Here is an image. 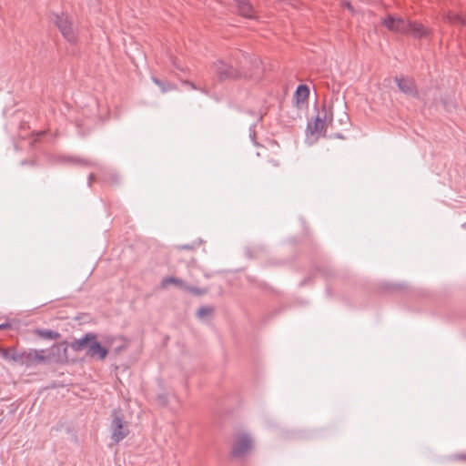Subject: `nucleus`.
<instances>
[{
  "label": "nucleus",
  "instance_id": "obj_9",
  "mask_svg": "<svg viewBox=\"0 0 466 466\" xmlns=\"http://www.w3.org/2000/svg\"><path fill=\"white\" fill-rule=\"evenodd\" d=\"M0 351L2 352V355L5 360H12L15 362H19L21 364L25 363L24 352L19 353L15 349L2 350L1 348H0Z\"/></svg>",
  "mask_w": 466,
  "mask_h": 466
},
{
  "label": "nucleus",
  "instance_id": "obj_6",
  "mask_svg": "<svg viewBox=\"0 0 466 466\" xmlns=\"http://www.w3.org/2000/svg\"><path fill=\"white\" fill-rule=\"evenodd\" d=\"M216 70L221 80L237 78L239 76L236 69L222 61H218L216 64Z\"/></svg>",
  "mask_w": 466,
  "mask_h": 466
},
{
  "label": "nucleus",
  "instance_id": "obj_2",
  "mask_svg": "<svg viewBox=\"0 0 466 466\" xmlns=\"http://www.w3.org/2000/svg\"><path fill=\"white\" fill-rule=\"evenodd\" d=\"M113 337H106L104 342L105 345H102L98 341L97 336L96 334L87 333L83 338L74 340L70 344V347L75 351L86 350V355L88 357L99 360H104L108 354L107 347H109L113 343Z\"/></svg>",
  "mask_w": 466,
  "mask_h": 466
},
{
  "label": "nucleus",
  "instance_id": "obj_19",
  "mask_svg": "<svg viewBox=\"0 0 466 466\" xmlns=\"http://www.w3.org/2000/svg\"><path fill=\"white\" fill-rule=\"evenodd\" d=\"M345 6H346L347 8H349L350 10H352L351 5H350V3H346V4H345Z\"/></svg>",
  "mask_w": 466,
  "mask_h": 466
},
{
  "label": "nucleus",
  "instance_id": "obj_5",
  "mask_svg": "<svg viewBox=\"0 0 466 466\" xmlns=\"http://www.w3.org/2000/svg\"><path fill=\"white\" fill-rule=\"evenodd\" d=\"M383 25L390 31L396 32V33H407L408 32V21H404L403 19L393 16V15H388L383 20Z\"/></svg>",
  "mask_w": 466,
  "mask_h": 466
},
{
  "label": "nucleus",
  "instance_id": "obj_1",
  "mask_svg": "<svg viewBox=\"0 0 466 466\" xmlns=\"http://www.w3.org/2000/svg\"><path fill=\"white\" fill-rule=\"evenodd\" d=\"M66 343L54 344L49 350H29L25 351V365L34 366L43 363H66L68 361Z\"/></svg>",
  "mask_w": 466,
  "mask_h": 466
},
{
  "label": "nucleus",
  "instance_id": "obj_4",
  "mask_svg": "<svg viewBox=\"0 0 466 466\" xmlns=\"http://www.w3.org/2000/svg\"><path fill=\"white\" fill-rule=\"evenodd\" d=\"M111 432L112 440L116 443L121 441L129 433L128 425L120 410H114L112 413Z\"/></svg>",
  "mask_w": 466,
  "mask_h": 466
},
{
  "label": "nucleus",
  "instance_id": "obj_15",
  "mask_svg": "<svg viewBox=\"0 0 466 466\" xmlns=\"http://www.w3.org/2000/svg\"><path fill=\"white\" fill-rule=\"evenodd\" d=\"M212 311H213L212 309L204 307V308H201L198 309V316L199 318H205V317L210 316L212 314Z\"/></svg>",
  "mask_w": 466,
  "mask_h": 466
},
{
  "label": "nucleus",
  "instance_id": "obj_17",
  "mask_svg": "<svg viewBox=\"0 0 466 466\" xmlns=\"http://www.w3.org/2000/svg\"><path fill=\"white\" fill-rule=\"evenodd\" d=\"M153 82L161 88L162 92H166L168 89L165 86V85L162 82H160L157 78H153Z\"/></svg>",
  "mask_w": 466,
  "mask_h": 466
},
{
  "label": "nucleus",
  "instance_id": "obj_10",
  "mask_svg": "<svg viewBox=\"0 0 466 466\" xmlns=\"http://www.w3.org/2000/svg\"><path fill=\"white\" fill-rule=\"evenodd\" d=\"M235 1L238 4V8L239 13L243 16L248 17V18L255 17V15H254L255 13H254L253 7L248 3V0H235Z\"/></svg>",
  "mask_w": 466,
  "mask_h": 466
},
{
  "label": "nucleus",
  "instance_id": "obj_3",
  "mask_svg": "<svg viewBox=\"0 0 466 466\" xmlns=\"http://www.w3.org/2000/svg\"><path fill=\"white\" fill-rule=\"evenodd\" d=\"M52 21L63 35L71 45H76L79 39V31L75 25L73 16L66 12L54 13Z\"/></svg>",
  "mask_w": 466,
  "mask_h": 466
},
{
  "label": "nucleus",
  "instance_id": "obj_13",
  "mask_svg": "<svg viewBox=\"0 0 466 466\" xmlns=\"http://www.w3.org/2000/svg\"><path fill=\"white\" fill-rule=\"evenodd\" d=\"M36 334L41 338L48 339H56L60 337L59 333L53 331V330H48V329L36 330Z\"/></svg>",
  "mask_w": 466,
  "mask_h": 466
},
{
  "label": "nucleus",
  "instance_id": "obj_16",
  "mask_svg": "<svg viewBox=\"0 0 466 466\" xmlns=\"http://www.w3.org/2000/svg\"><path fill=\"white\" fill-rule=\"evenodd\" d=\"M448 19L452 23L458 22L466 25V15L462 17L461 15H454L452 16H449Z\"/></svg>",
  "mask_w": 466,
  "mask_h": 466
},
{
  "label": "nucleus",
  "instance_id": "obj_7",
  "mask_svg": "<svg viewBox=\"0 0 466 466\" xmlns=\"http://www.w3.org/2000/svg\"><path fill=\"white\" fill-rule=\"evenodd\" d=\"M252 448V441L247 435H240L237 438L234 446L233 452L237 455H241L248 451Z\"/></svg>",
  "mask_w": 466,
  "mask_h": 466
},
{
  "label": "nucleus",
  "instance_id": "obj_12",
  "mask_svg": "<svg viewBox=\"0 0 466 466\" xmlns=\"http://www.w3.org/2000/svg\"><path fill=\"white\" fill-rule=\"evenodd\" d=\"M398 86L402 92H404L406 94H413L414 93L413 82L409 79H399Z\"/></svg>",
  "mask_w": 466,
  "mask_h": 466
},
{
  "label": "nucleus",
  "instance_id": "obj_18",
  "mask_svg": "<svg viewBox=\"0 0 466 466\" xmlns=\"http://www.w3.org/2000/svg\"><path fill=\"white\" fill-rule=\"evenodd\" d=\"M7 328H9L8 324H1L0 325V329H7Z\"/></svg>",
  "mask_w": 466,
  "mask_h": 466
},
{
  "label": "nucleus",
  "instance_id": "obj_14",
  "mask_svg": "<svg viewBox=\"0 0 466 466\" xmlns=\"http://www.w3.org/2000/svg\"><path fill=\"white\" fill-rule=\"evenodd\" d=\"M170 284H174V285H179L181 286L182 285V281L178 279H176V278H167L165 279L163 281H162V287L163 288H167L168 287Z\"/></svg>",
  "mask_w": 466,
  "mask_h": 466
},
{
  "label": "nucleus",
  "instance_id": "obj_11",
  "mask_svg": "<svg viewBox=\"0 0 466 466\" xmlns=\"http://www.w3.org/2000/svg\"><path fill=\"white\" fill-rule=\"evenodd\" d=\"M309 95V89L307 86H299L295 93V99L297 105L299 106L300 104H304L307 101Z\"/></svg>",
  "mask_w": 466,
  "mask_h": 466
},
{
  "label": "nucleus",
  "instance_id": "obj_8",
  "mask_svg": "<svg viewBox=\"0 0 466 466\" xmlns=\"http://www.w3.org/2000/svg\"><path fill=\"white\" fill-rule=\"evenodd\" d=\"M416 38L427 37L431 35V30L426 28L423 25L408 21V32Z\"/></svg>",
  "mask_w": 466,
  "mask_h": 466
}]
</instances>
